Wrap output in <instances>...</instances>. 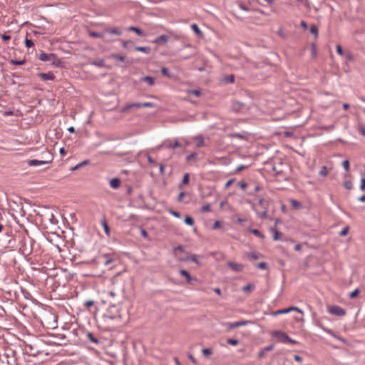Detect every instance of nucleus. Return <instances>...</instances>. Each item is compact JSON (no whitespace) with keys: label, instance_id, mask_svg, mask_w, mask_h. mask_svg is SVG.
<instances>
[{"label":"nucleus","instance_id":"a18cd8bd","mask_svg":"<svg viewBox=\"0 0 365 365\" xmlns=\"http://www.w3.org/2000/svg\"><path fill=\"white\" fill-rule=\"evenodd\" d=\"M359 294V289H355L353 292H351L349 294V297L351 299H354L355 297H356Z\"/></svg>","mask_w":365,"mask_h":365},{"label":"nucleus","instance_id":"bb28decb","mask_svg":"<svg viewBox=\"0 0 365 365\" xmlns=\"http://www.w3.org/2000/svg\"><path fill=\"white\" fill-rule=\"evenodd\" d=\"M250 232L254 234L255 236L261 238V239H264V235L262 234L261 232H259L258 230L257 229H250Z\"/></svg>","mask_w":365,"mask_h":365},{"label":"nucleus","instance_id":"ea45409f","mask_svg":"<svg viewBox=\"0 0 365 365\" xmlns=\"http://www.w3.org/2000/svg\"><path fill=\"white\" fill-rule=\"evenodd\" d=\"M256 267L261 269H268L267 264L264 262H259V263L257 264Z\"/></svg>","mask_w":365,"mask_h":365},{"label":"nucleus","instance_id":"a878e982","mask_svg":"<svg viewBox=\"0 0 365 365\" xmlns=\"http://www.w3.org/2000/svg\"><path fill=\"white\" fill-rule=\"evenodd\" d=\"M110 57L113 59H115V60H117V61H122V62H124L125 60V57L124 56H121V55H119V54H117V53L111 54Z\"/></svg>","mask_w":365,"mask_h":365},{"label":"nucleus","instance_id":"4d7b16f0","mask_svg":"<svg viewBox=\"0 0 365 365\" xmlns=\"http://www.w3.org/2000/svg\"><path fill=\"white\" fill-rule=\"evenodd\" d=\"M342 165L346 171L349 170V161L348 160H344L342 163Z\"/></svg>","mask_w":365,"mask_h":365},{"label":"nucleus","instance_id":"0eeeda50","mask_svg":"<svg viewBox=\"0 0 365 365\" xmlns=\"http://www.w3.org/2000/svg\"><path fill=\"white\" fill-rule=\"evenodd\" d=\"M245 108V104L242 102L234 101L232 103V109L236 112H242Z\"/></svg>","mask_w":365,"mask_h":365},{"label":"nucleus","instance_id":"338daca9","mask_svg":"<svg viewBox=\"0 0 365 365\" xmlns=\"http://www.w3.org/2000/svg\"><path fill=\"white\" fill-rule=\"evenodd\" d=\"M1 36L4 41H9L11 38L10 35H7L6 34H1Z\"/></svg>","mask_w":365,"mask_h":365},{"label":"nucleus","instance_id":"72a5a7b5","mask_svg":"<svg viewBox=\"0 0 365 365\" xmlns=\"http://www.w3.org/2000/svg\"><path fill=\"white\" fill-rule=\"evenodd\" d=\"M87 337L88 339H89V340H91L92 342L95 343V344H99V340L94 336V335L89 332L88 334H87Z\"/></svg>","mask_w":365,"mask_h":365},{"label":"nucleus","instance_id":"f03ea898","mask_svg":"<svg viewBox=\"0 0 365 365\" xmlns=\"http://www.w3.org/2000/svg\"><path fill=\"white\" fill-rule=\"evenodd\" d=\"M181 146L182 145L178 139H175L173 143L170 140H166L164 142H163L161 145H159V148H165L168 149H175Z\"/></svg>","mask_w":365,"mask_h":365},{"label":"nucleus","instance_id":"2eb2a0df","mask_svg":"<svg viewBox=\"0 0 365 365\" xmlns=\"http://www.w3.org/2000/svg\"><path fill=\"white\" fill-rule=\"evenodd\" d=\"M228 136L230 137V138H239V139H241V140H247V133H230L228 135Z\"/></svg>","mask_w":365,"mask_h":365},{"label":"nucleus","instance_id":"1a4fd4ad","mask_svg":"<svg viewBox=\"0 0 365 365\" xmlns=\"http://www.w3.org/2000/svg\"><path fill=\"white\" fill-rule=\"evenodd\" d=\"M38 58L42 61H51L53 58H55V54L54 53H41L38 56Z\"/></svg>","mask_w":365,"mask_h":365},{"label":"nucleus","instance_id":"bf43d9fd","mask_svg":"<svg viewBox=\"0 0 365 365\" xmlns=\"http://www.w3.org/2000/svg\"><path fill=\"white\" fill-rule=\"evenodd\" d=\"M358 129H359V133H360L362 135L365 136V126H364V125H360L359 126V128H358Z\"/></svg>","mask_w":365,"mask_h":365},{"label":"nucleus","instance_id":"8fccbe9b","mask_svg":"<svg viewBox=\"0 0 365 365\" xmlns=\"http://www.w3.org/2000/svg\"><path fill=\"white\" fill-rule=\"evenodd\" d=\"M168 212L177 218L180 217V213L179 212L170 209L168 210Z\"/></svg>","mask_w":365,"mask_h":365},{"label":"nucleus","instance_id":"4be33fe9","mask_svg":"<svg viewBox=\"0 0 365 365\" xmlns=\"http://www.w3.org/2000/svg\"><path fill=\"white\" fill-rule=\"evenodd\" d=\"M270 231L273 233V239L274 241H277L280 240V237L282 235V233L276 230L274 227H271Z\"/></svg>","mask_w":365,"mask_h":365},{"label":"nucleus","instance_id":"dca6fc26","mask_svg":"<svg viewBox=\"0 0 365 365\" xmlns=\"http://www.w3.org/2000/svg\"><path fill=\"white\" fill-rule=\"evenodd\" d=\"M221 81L227 84L233 83L235 82V76L233 74H231L229 76H224L221 79Z\"/></svg>","mask_w":365,"mask_h":365},{"label":"nucleus","instance_id":"412c9836","mask_svg":"<svg viewBox=\"0 0 365 365\" xmlns=\"http://www.w3.org/2000/svg\"><path fill=\"white\" fill-rule=\"evenodd\" d=\"M128 30L134 31L139 36H145L143 31L141 30L140 28L135 27V26H130L128 28Z\"/></svg>","mask_w":365,"mask_h":365},{"label":"nucleus","instance_id":"393cba45","mask_svg":"<svg viewBox=\"0 0 365 365\" xmlns=\"http://www.w3.org/2000/svg\"><path fill=\"white\" fill-rule=\"evenodd\" d=\"M191 28L192 29V31L196 34L197 36H202V32L201 31V30L200 29V28L198 27V26L195 24H192L191 26Z\"/></svg>","mask_w":365,"mask_h":365},{"label":"nucleus","instance_id":"e433bc0d","mask_svg":"<svg viewBox=\"0 0 365 365\" xmlns=\"http://www.w3.org/2000/svg\"><path fill=\"white\" fill-rule=\"evenodd\" d=\"M25 62H26L25 60L18 61V60H15V59H11L10 61L11 64L18 65V66L24 65L25 63Z\"/></svg>","mask_w":365,"mask_h":365},{"label":"nucleus","instance_id":"a211bd4d","mask_svg":"<svg viewBox=\"0 0 365 365\" xmlns=\"http://www.w3.org/2000/svg\"><path fill=\"white\" fill-rule=\"evenodd\" d=\"M110 185L112 188L113 189H118L120 185V180L119 178H113L110 181Z\"/></svg>","mask_w":365,"mask_h":365},{"label":"nucleus","instance_id":"de8ad7c7","mask_svg":"<svg viewBox=\"0 0 365 365\" xmlns=\"http://www.w3.org/2000/svg\"><path fill=\"white\" fill-rule=\"evenodd\" d=\"M93 65H95L98 67H103L104 66V60L101 59L99 61H96L92 63Z\"/></svg>","mask_w":365,"mask_h":365},{"label":"nucleus","instance_id":"423d86ee","mask_svg":"<svg viewBox=\"0 0 365 365\" xmlns=\"http://www.w3.org/2000/svg\"><path fill=\"white\" fill-rule=\"evenodd\" d=\"M250 322V321L241 320V321H239V322L227 323L226 325H227V328L229 329H234V328H237L239 327L246 326Z\"/></svg>","mask_w":365,"mask_h":365},{"label":"nucleus","instance_id":"4c0bfd02","mask_svg":"<svg viewBox=\"0 0 365 365\" xmlns=\"http://www.w3.org/2000/svg\"><path fill=\"white\" fill-rule=\"evenodd\" d=\"M52 61V64L57 66V67H60L61 66V64H62V62L60 59H58L56 56H55V58H53V60H51Z\"/></svg>","mask_w":365,"mask_h":365},{"label":"nucleus","instance_id":"c756f323","mask_svg":"<svg viewBox=\"0 0 365 365\" xmlns=\"http://www.w3.org/2000/svg\"><path fill=\"white\" fill-rule=\"evenodd\" d=\"M258 202L263 210H268V202H266L263 198H260Z\"/></svg>","mask_w":365,"mask_h":365},{"label":"nucleus","instance_id":"603ef678","mask_svg":"<svg viewBox=\"0 0 365 365\" xmlns=\"http://www.w3.org/2000/svg\"><path fill=\"white\" fill-rule=\"evenodd\" d=\"M349 227H346L345 228H344L340 232H339V235L341 237H344V236H346L348 232H349Z\"/></svg>","mask_w":365,"mask_h":365},{"label":"nucleus","instance_id":"7c9ffc66","mask_svg":"<svg viewBox=\"0 0 365 365\" xmlns=\"http://www.w3.org/2000/svg\"><path fill=\"white\" fill-rule=\"evenodd\" d=\"M185 223L187 225L192 226L194 225V220L192 217L187 215L184 220Z\"/></svg>","mask_w":365,"mask_h":365},{"label":"nucleus","instance_id":"6ab92c4d","mask_svg":"<svg viewBox=\"0 0 365 365\" xmlns=\"http://www.w3.org/2000/svg\"><path fill=\"white\" fill-rule=\"evenodd\" d=\"M141 81L146 83L149 86L155 85V78L151 76H144L141 78Z\"/></svg>","mask_w":365,"mask_h":365},{"label":"nucleus","instance_id":"7ed1b4c3","mask_svg":"<svg viewBox=\"0 0 365 365\" xmlns=\"http://www.w3.org/2000/svg\"><path fill=\"white\" fill-rule=\"evenodd\" d=\"M329 312L333 315L342 317L346 314V311L337 305L330 306L329 307Z\"/></svg>","mask_w":365,"mask_h":365},{"label":"nucleus","instance_id":"c85d7f7f","mask_svg":"<svg viewBox=\"0 0 365 365\" xmlns=\"http://www.w3.org/2000/svg\"><path fill=\"white\" fill-rule=\"evenodd\" d=\"M102 225L103 227L106 234L108 236H109L110 235V228H109V226L105 219L102 221Z\"/></svg>","mask_w":365,"mask_h":365},{"label":"nucleus","instance_id":"9d476101","mask_svg":"<svg viewBox=\"0 0 365 365\" xmlns=\"http://www.w3.org/2000/svg\"><path fill=\"white\" fill-rule=\"evenodd\" d=\"M169 40V36H167V35H160L159 36H158L156 38H155L153 42L154 43H157V44H165Z\"/></svg>","mask_w":365,"mask_h":365},{"label":"nucleus","instance_id":"f3484780","mask_svg":"<svg viewBox=\"0 0 365 365\" xmlns=\"http://www.w3.org/2000/svg\"><path fill=\"white\" fill-rule=\"evenodd\" d=\"M262 255L257 252L247 253V257L251 260H256L261 257Z\"/></svg>","mask_w":365,"mask_h":365},{"label":"nucleus","instance_id":"052dcab7","mask_svg":"<svg viewBox=\"0 0 365 365\" xmlns=\"http://www.w3.org/2000/svg\"><path fill=\"white\" fill-rule=\"evenodd\" d=\"M238 185L244 190L247 187V183L243 181L239 182Z\"/></svg>","mask_w":365,"mask_h":365},{"label":"nucleus","instance_id":"b1692460","mask_svg":"<svg viewBox=\"0 0 365 365\" xmlns=\"http://www.w3.org/2000/svg\"><path fill=\"white\" fill-rule=\"evenodd\" d=\"M106 33L111 34H115L118 36H120L121 34V31L119 28H112V29H107L106 30Z\"/></svg>","mask_w":365,"mask_h":365},{"label":"nucleus","instance_id":"58836bf2","mask_svg":"<svg viewBox=\"0 0 365 365\" xmlns=\"http://www.w3.org/2000/svg\"><path fill=\"white\" fill-rule=\"evenodd\" d=\"M328 174V170L326 166H322L319 170V175L321 176L325 177Z\"/></svg>","mask_w":365,"mask_h":365},{"label":"nucleus","instance_id":"4468645a","mask_svg":"<svg viewBox=\"0 0 365 365\" xmlns=\"http://www.w3.org/2000/svg\"><path fill=\"white\" fill-rule=\"evenodd\" d=\"M132 108H142V103H135L128 104V105L123 107L121 108V111L125 112Z\"/></svg>","mask_w":365,"mask_h":365},{"label":"nucleus","instance_id":"473e14b6","mask_svg":"<svg viewBox=\"0 0 365 365\" xmlns=\"http://www.w3.org/2000/svg\"><path fill=\"white\" fill-rule=\"evenodd\" d=\"M189 180H190V175L188 173H185L183 176L182 180L181 182L180 187H181L183 185H187L189 182Z\"/></svg>","mask_w":365,"mask_h":365},{"label":"nucleus","instance_id":"09e8293b","mask_svg":"<svg viewBox=\"0 0 365 365\" xmlns=\"http://www.w3.org/2000/svg\"><path fill=\"white\" fill-rule=\"evenodd\" d=\"M310 32L315 35V36H317L318 35V29L317 27L315 26V25H312L311 27H310Z\"/></svg>","mask_w":365,"mask_h":365},{"label":"nucleus","instance_id":"864d4df0","mask_svg":"<svg viewBox=\"0 0 365 365\" xmlns=\"http://www.w3.org/2000/svg\"><path fill=\"white\" fill-rule=\"evenodd\" d=\"M287 309L288 312H289L291 311H296L301 314H303V312L299 308L296 307H291L287 308Z\"/></svg>","mask_w":365,"mask_h":365},{"label":"nucleus","instance_id":"774afa93","mask_svg":"<svg viewBox=\"0 0 365 365\" xmlns=\"http://www.w3.org/2000/svg\"><path fill=\"white\" fill-rule=\"evenodd\" d=\"M360 188L361 190H365V178H362L361 180Z\"/></svg>","mask_w":365,"mask_h":365},{"label":"nucleus","instance_id":"aec40b11","mask_svg":"<svg viewBox=\"0 0 365 365\" xmlns=\"http://www.w3.org/2000/svg\"><path fill=\"white\" fill-rule=\"evenodd\" d=\"M194 139L196 143V146L197 148H200L204 145V138L202 135H197Z\"/></svg>","mask_w":365,"mask_h":365},{"label":"nucleus","instance_id":"2f4dec72","mask_svg":"<svg viewBox=\"0 0 365 365\" xmlns=\"http://www.w3.org/2000/svg\"><path fill=\"white\" fill-rule=\"evenodd\" d=\"M291 204H292V207L295 209H300L302 207V203L295 200H292Z\"/></svg>","mask_w":365,"mask_h":365},{"label":"nucleus","instance_id":"a19ab883","mask_svg":"<svg viewBox=\"0 0 365 365\" xmlns=\"http://www.w3.org/2000/svg\"><path fill=\"white\" fill-rule=\"evenodd\" d=\"M90 36L95 37V38H103V34L95 31H91L89 33Z\"/></svg>","mask_w":365,"mask_h":365},{"label":"nucleus","instance_id":"f704fd0d","mask_svg":"<svg viewBox=\"0 0 365 365\" xmlns=\"http://www.w3.org/2000/svg\"><path fill=\"white\" fill-rule=\"evenodd\" d=\"M255 286L252 284H248L245 286L243 287L242 288V290L245 292H250L252 291V289H254Z\"/></svg>","mask_w":365,"mask_h":365},{"label":"nucleus","instance_id":"13d9d810","mask_svg":"<svg viewBox=\"0 0 365 365\" xmlns=\"http://www.w3.org/2000/svg\"><path fill=\"white\" fill-rule=\"evenodd\" d=\"M190 94L195 95V96L199 97L201 95V93L199 90H191L189 91Z\"/></svg>","mask_w":365,"mask_h":365},{"label":"nucleus","instance_id":"f8f14e48","mask_svg":"<svg viewBox=\"0 0 365 365\" xmlns=\"http://www.w3.org/2000/svg\"><path fill=\"white\" fill-rule=\"evenodd\" d=\"M38 76L43 81H52L55 78V76L52 72L39 73Z\"/></svg>","mask_w":365,"mask_h":365},{"label":"nucleus","instance_id":"5701e85b","mask_svg":"<svg viewBox=\"0 0 365 365\" xmlns=\"http://www.w3.org/2000/svg\"><path fill=\"white\" fill-rule=\"evenodd\" d=\"M135 50L147 54H149L151 52V48L148 46H135Z\"/></svg>","mask_w":365,"mask_h":365},{"label":"nucleus","instance_id":"49530a36","mask_svg":"<svg viewBox=\"0 0 365 365\" xmlns=\"http://www.w3.org/2000/svg\"><path fill=\"white\" fill-rule=\"evenodd\" d=\"M202 351L203 355L206 357H208L212 354V351L210 349H203Z\"/></svg>","mask_w":365,"mask_h":365},{"label":"nucleus","instance_id":"e2e57ef3","mask_svg":"<svg viewBox=\"0 0 365 365\" xmlns=\"http://www.w3.org/2000/svg\"><path fill=\"white\" fill-rule=\"evenodd\" d=\"M286 313H288L287 309H280V310H278V311L275 312L274 313V315H278V314H286Z\"/></svg>","mask_w":365,"mask_h":365},{"label":"nucleus","instance_id":"c9c22d12","mask_svg":"<svg viewBox=\"0 0 365 365\" xmlns=\"http://www.w3.org/2000/svg\"><path fill=\"white\" fill-rule=\"evenodd\" d=\"M161 73L163 76H167L168 78H171L172 77V75L170 74L168 68H165V67H163L161 68Z\"/></svg>","mask_w":365,"mask_h":365},{"label":"nucleus","instance_id":"9b49d317","mask_svg":"<svg viewBox=\"0 0 365 365\" xmlns=\"http://www.w3.org/2000/svg\"><path fill=\"white\" fill-rule=\"evenodd\" d=\"M180 274L181 276L185 277L187 279V282L190 284H193V281H197V279L192 278L190 273L185 269H181Z\"/></svg>","mask_w":365,"mask_h":365},{"label":"nucleus","instance_id":"680f3d73","mask_svg":"<svg viewBox=\"0 0 365 365\" xmlns=\"http://www.w3.org/2000/svg\"><path fill=\"white\" fill-rule=\"evenodd\" d=\"M153 106H154V103H150V102L142 103V108L143 107L153 108Z\"/></svg>","mask_w":365,"mask_h":365},{"label":"nucleus","instance_id":"c03bdc74","mask_svg":"<svg viewBox=\"0 0 365 365\" xmlns=\"http://www.w3.org/2000/svg\"><path fill=\"white\" fill-rule=\"evenodd\" d=\"M197 153H192L191 154L188 155L186 158V160L187 162L191 161L192 160H195L197 157Z\"/></svg>","mask_w":365,"mask_h":365},{"label":"nucleus","instance_id":"6e6552de","mask_svg":"<svg viewBox=\"0 0 365 365\" xmlns=\"http://www.w3.org/2000/svg\"><path fill=\"white\" fill-rule=\"evenodd\" d=\"M227 266L231 268L233 271L237 272H241L243 270L244 266L242 264L234 262H228Z\"/></svg>","mask_w":365,"mask_h":365},{"label":"nucleus","instance_id":"5fc2aeb1","mask_svg":"<svg viewBox=\"0 0 365 365\" xmlns=\"http://www.w3.org/2000/svg\"><path fill=\"white\" fill-rule=\"evenodd\" d=\"M188 259H190L192 262L196 263V264H199V261L197 259V256L195 255H191Z\"/></svg>","mask_w":365,"mask_h":365},{"label":"nucleus","instance_id":"20e7f679","mask_svg":"<svg viewBox=\"0 0 365 365\" xmlns=\"http://www.w3.org/2000/svg\"><path fill=\"white\" fill-rule=\"evenodd\" d=\"M52 160V156L49 155L46 160H30L28 161L27 164L29 166L43 165L51 163Z\"/></svg>","mask_w":365,"mask_h":365},{"label":"nucleus","instance_id":"3c124183","mask_svg":"<svg viewBox=\"0 0 365 365\" xmlns=\"http://www.w3.org/2000/svg\"><path fill=\"white\" fill-rule=\"evenodd\" d=\"M344 186L347 190H351L353 187L352 182L350 180H346L344 182Z\"/></svg>","mask_w":365,"mask_h":365},{"label":"nucleus","instance_id":"0e129e2a","mask_svg":"<svg viewBox=\"0 0 365 365\" xmlns=\"http://www.w3.org/2000/svg\"><path fill=\"white\" fill-rule=\"evenodd\" d=\"M336 52L338 54L342 56L344 54L342 47L340 45L336 46Z\"/></svg>","mask_w":365,"mask_h":365},{"label":"nucleus","instance_id":"ddd939ff","mask_svg":"<svg viewBox=\"0 0 365 365\" xmlns=\"http://www.w3.org/2000/svg\"><path fill=\"white\" fill-rule=\"evenodd\" d=\"M274 344H270L267 346H265L264 348H263L258 354V358L259 359H262L264 356L265 354L267 352V351H272L273 349H274Z\"/></svg>","mask_w":365,"mask_h":365},{"label":"nucleus","instance_id":"37998d69","mask_svg":"<svg viewBox=\"0 0 365 365\" xmlns=\"http://www.w3.org/2000/svg\"><path fill=\"white\" fill-rule=\"evenodd\" d=\"M227 343L232 346H237L239 344V341L235 339H227Z\"/></svg>","mask_w":365,"mask_h":365},{"label":"nucleus","instance_id":"6e6d98bb","mask_svg":"<svg viewBox=\"0 0 365 365\" xmlns=\"http://www.w3.org/2000/svg\"><path fill=\"white\" fill-rule=\"evenodd\" d=\"M25 45L26 47L30 48L34 46V42L31 39L26 38Z\"/></svg>","mask_w":365,"mask_h":365},{"label":"nucleus","instance_id":"f257e3e1","mask_svg":"<svg viewBox=\"0 0 365 365\" xmlns=\"http://www.w3.org/2000/svg\"><path fill=\"white\" fill-rule=\"evenodd\" d=\"M273 336L275 337L278 341L282 343H290L292 344H296L297 343V341L291 339L285 332L282 331H274L272 334Z\"/></svg>","mask_w":365,"mask_h":365},{"label":"nucleus","instance_id":"39448f33","mask_svg":"<svg viewBox=\"0 0 365 365\" xmlns=\"http://www.w3.org/2000/svg\"><path fill=\"white\" fill-rule=\"evenodd\" d=\"M115 297V294L114 292H108V295L107 297V298L103 300V302L104 303H108V307L109 308H111V307H115L116 306V304H117V300H115L114 298Z\"/></svg>","mask_w":365,"mask_h":365},{"label":"nucleus","instance_id":"69168bd1","mask_svg":"<svg viewBox=\"0 0 365 365\" xmlns=\"http://www.w3.org/2000/svg\"><path fill=\"white\" fill-rule=\"evenodd\" d=\"M122 43H122L123 44V47L124 48H128V44L131 43L132 41H123V40H122Z\"/></svg>","mask_w":365,"mask_h":365},{"label":"nucleus","instance_id":"cd10ccee","mask_svg":"<svg viewBox=\"0 0 365 365\" xmlns=\"http://www.w3.org/2000/svg\"><path fill=\"white\" fill-rule=\"evenodd\" d=\"M255 212H256L257 216L260 219H264V218L267 217L268 210H263V211L262 212H259L257 211H255Z\"/></svg>","mask_w":365,"mask_h":365},{"label":"nucleus","instance_id":"79ce46f5","mask_svg":"<svg viewBox=\"0 0 365 365\" xmlns=\"http://www.w3.org/2000/svg\"><path fill=\"white\" fill-rule=\"evenodd\" d=\"M200 210H201V212H210L211 211L210 205L206 204V205L202 206Z\"/></svg>","mask_w":365,"mask_h":365}]
</instances>
